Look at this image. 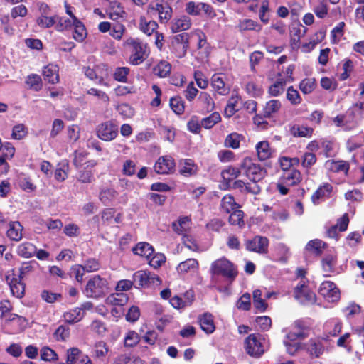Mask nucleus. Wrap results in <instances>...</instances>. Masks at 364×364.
<instances>
[{
  "label": "nucleus",
  "mask_w": 364,
  "mask_h": 364,
  "mask_svg": "<svg viewBox=\"0 0 364 364\" xmlns=\"http://www.w3.org/2000/svg\"><path fill=\"white\" fill-rule=\"evenodd\" d=\"M281 108L282 102L279 100L272 99L267 101L262 112L256 114L252 118L254 124L260 130H267L271 126L267 119L274 118Z\"/></svg>",
  "instance_id": "obj_1"
},
{
  "label": "nucleus",
  "mask_w": 364,
  "mask_h": 364,
  "mask_svg": "<svg viewBox=\"0 0 364 364\" xmlns=\"http://www.w3.org/2000/svg\"><path fill=\"white\" fill-rule=\"evenodd\" d=\"M124 46L129 48V62L133 65L141 64L149 55L147 44L138 38L129 37L125 41Z\"/></svg>",
  "instance_id": "obj_2"
},
{
  "label": "nucleus",
  "mask_w": 364,
  "mask_h": 364,
  "mask_svg": "<svg viewBox=\"0 0 364 364\" xmlns=\"http://www.w3.org/2000/svg\"><path fill=\"white\" fill-rule=\"evenodd\" d=\"M210 270L213 275L222 276L230 284L235 281L238 274L237 267L225 257L214 261L211 264Z\"/></svg>",
  "instance_id": "obj_3"
},
{
  "label": "nucleus",
  "mask_w": 364,
  "mask_h": 364,
  "mask_svg": "<svg viewBox=\"0 0 364 364\" xmlns=\"http://www.w3.org/2000/svg\"><path fill=\"white\" fill-rule=\"evenodd\" d=\"M146 14L151 18L158 16L160 23L166 24L172 17L173 9L165 0H156L148 5Z\"/></svg>",
  "instance_id": "obj_4"
},
{
  "label": "nucleus",
  "mask_w": 364,
  "mask_h": 364,
  "mask_svg": "<svg viewBox=\"0 0 364 364\" xmlns=\"http://www.w3.org/2000/svg\"><path fill=\"white\" fill-rule=\"evenodd\" d=\"M108 282L99 274L94 275L87 282L85 291L88 297L101 298L108 293Z\"/></svg>",
  "instance_id": "obj_5"
},
{
  "label": "nucleus",
  "mask_w": 364,
  "mask_h": 364,
  "mask_svg": "<svg viewBox=\"0 0 364 364\" xmlns=\"http://www.w3.org/2000/svg\"><path fill=\"white\" fill-rule=\"evenodd\" d=\"M241 168L245 171V174L250 180V183L259 184L267 175V170L259 164H255L250 158H245L240 164Z\"/></svg>",
  "instance_id": "obj_6"
},
{
  "label": "nucleus",
  "mask_w": 364,
  "mask_h": 364,
  "mask_svg": "<svg viewBox=\"0 0 364 364\" xmlns=\"http://www.w3.org/2000/svg\"><path fill=\"white\" fill-rule=\"evenodd\" d=\"M22 279L17 275L14 268L9 270L5 275V280L9 286L12 295L18 299L25 295L26 284Z\"/></svg>",
  "instance_id": "obj_7"
},
{
  "label": "nucleus",
  "mask_w": 364,
  "mask_h": 364,
  "mask_svg": "<svg viewBox=\"0 0 364 364\" xmlns=\"http://www.w3.org/2000/svg\"><path fill=\"white\" fill-rule=\"evenodd\" d=\"M294 296L302 304H314L316 302V295L306 285L304 280L300 281L294 289Z\"/></svg>",
  "instance_id": "obj_8"
},
{
  "label": "nucleus",
  "mask_w": 364,
  "mask_h": 364,
  "mask_svg": "<svg viewBox=\"0 0 364 364\" xmlns=\"http://www.w3.org/2000/svg\"><path fill=\"white\" fill-rule=\"evenodd\" d=\"M134 287L136 288H147L151 284H161L158 275L146 270H139L133 274Z\"/></svg>",
  "instance_id": "obj_9"
},
{
  "label": "nucleus",
  "mask_w": 364,
  "mask_h": 364,
  "mask_svg": "<svg viewBox=\"0 0 364 364\" xmlns=\"http://www.w3.org/2000/svg\"><path fill=\"white\" fill-rule=\"evenodd\" d=\"M97 136L105 141H110L118 135V126L112 121L100 124L96 128Z\"/></svg>",
  "instance_id": "obj_10"
},
{
  "label": "nucleus",
  "mask_w": 364,
  "mask_h": 364,
  "mask_svg": "<svg viewBox=\"0 0 364 364\" xmlns=\"http://www.w3.org/2000/svg\"><path fill=\"white\" fill-rule=\"evenodd\" d=\"M269 239L264 236L256 235L245 242V249L249 252H256L260 255L267 254L269 247Z\"/></svg>",
  "instance_id": "obj_11"
},
{
  "label": "nucleus",
  "mask_w": 364,
  "mask_h": 364,
  "mask_svg": "<svg viewBox=\"0 0 364 364\" xmlns=\"http://www.w3.org/2000/svg\"><path fill=\"white\" fill-rule=\"evenodd\" d=\"M189 48V35L181 33L176 35L172 41V51L178 58H183Z\"/></svg>",
  "instance_id": "obj_12"
},
{
  "label": "nucleus",
  "mask_w": 364,
  "mask_h": 364,
  "mask_svg": "<svg viewBox=\"0 0 364 364\" xmlns=\"http://www.w3.org/2000/svg\"><path fill=\"white\" fill-rule=\"evenodd\" d=\"M245 349L250 356L255 358H260L264 353L262 343L254 333L250 334L245 338Z\"/></svg>",
  "instance_id": "obj_13"
},
{
  "label": "nucleus",
  "mask_w": 364,
  "mask_h": 364,
  "mask_svg": "<svg viewBox=\"0 0 364 364\" xmlns=\"http://www.w3.org/2000/svg\"><path fill=\"white\" fill-rule=\"evenodd\" d=\"M318 294L329 302H337L341 298L339 289L331 281L323 282L319 287Z\"/></svg>",
  "instance_id": "obj_14"
},
{
  "label": "nucleus",
  "mask_w": 364,
  "mask_h": 364,
  "mask_svg": "<svg viewBox=\"0 0 364 364\" xmlns=\"http://www.w3.org/2000/svg\"><path fill=\"white\" fill-rule=\"evenodd\" d=\"M309 336V328L302 320H296L292 324L291 329L287 333L286 338L289 341H294L307 338Z\"/></svg>",
  "instance_id": "obj_15"
},
{
  "label": "nucleus",
  "mask_w": 364,
  "mask_h": 364,
  "mask_svg": "<svg viewBox=\"0 0 364 364\" xmlns=\"http://www.w3.org/2000/svg\"><path fill=\"white\" fill-rule=\"evenodd\" d=\"M176 163L171 156H160L155 162L154 169L158 174H170L175 170Z\"/></svg>",
  "instance_id": "obj_16"
},
{
  "label": "nucleus",
  "mask_w": 364,
  "mask_h": 364,
  "mask_svg": "<svg viewBox=\"0 0 364 364\" xmlns=\"http://www.w3.org/2000/svg\"><path fill=\"white\" fill-rule=\"evenodd\" d=\"M230 188L238 190L242 194L257 195L261 192V187L259 184L245 182L242 180H235L230 186Z\"/></svg>",
  "instance_id": "obj_17"
},
{
  "label": "nucleus",
  "mask_w": 364,
  "mask_h": 364,
  "mask_svg": "<svg viewBox=\"0 0 364 364\" xmlns=\"http://www.w3.org/2000/svg\"><path fill=\"white\" fill-rule=\"evenodd\" d=\"M67 364H92L90 358L83 355L77 348H72L67 350Z\"/></svg>",
  "instance_id": "obj_18"
},
{
  "label": "nucleus",
  "mask_w": 364,
  "mask_h": 364,
  "mask_svg": "<svg viewBox=\"0 0 364 364\" xmlns=\"http://www.w3.org/2000/svg\"><path fill=\"white\" fill-rule=\"evenodd\" d=\"M178 172L184 177L196 176L198 171V166L191 159H185L179 161Z\"/></svg>",
  "instance_id": "obj_19"
},
{
  "label": "nucleus",
  "mask_w": 364,
  "mask_h": 364,
  "mask_svg": "<svg viewBox=\"0 0 364 364\" xmlns=\"http://www.w3.org/2000/svg\"><path fill=\"white\" fill-rule=\"evenodd\" d=\"M306 32V28L301 23L292 26L290 29V46L293 50H297L300 47L301 38Z\"/></svg>",
  "instance_id": "obj_20"
},
{
  "label": "nucleus",
  "mask_w": 364,
  "mask_h": 364,
  "mask_svg": "<svg viewBox=\"0 0 364 364\" xmlns=\"http://www.w3.org/2000/svg\"><path fill=\"white\" fill-rule=\"evenodd\" d=\"M284 183L288 186H294L299 184L302 181L301 173L296 168L282 172L279 178Z\"/></svg>",
  "instance_id": "obj_21"
},
{
  "label": "nucleus",
  "mask_w": 364,
  "mask_h": 364,
  "mask_svg": "<svg viewBox=\"0 0 364 364\" xmlns=\"http://www.w3.org/2000/svg\"><path fill=\"white\" fill-rule=\"evenodd\" d=\"M333 191V186L328 183L320 186L311 196V201L314 205H318L320 200L329 198Z\"/></svg>",
  "instance_id": "obj_22"
},
{
  "label": "nucleus",
  "mask_w": 364,
  "mask_h": 364,
  "mask_svg": "<svg viewBox=\"0 0 364 364\" xmlns=\"http://www.w3.org/2000/svg\"><path fill=\"white\" fill-rule=\"evenodd\" d=\"M211 87L213 91L220 95H226L230 92V87L226 86L224 77L220 74H214L211 77Z\"/></svg>",
  "instance_id": "obj_23"
},
{
  "label": "nucleus",
  "mask_w": 364,
  "mask_h": 364,
  "mask_svg": "<svg viewBox=\"0 0 364 364\" xmlns=\"http://www.w3.org/2000/svg\"><path fill=\"white\" fill-rule=\"evenodd\" d=\"M191 25V20L188 16H181L171 21L170 28L173 33H178L188 30Z\"/></svg>",
  "instance_id": "obj_24"
},
{
  "label": "nucleus",
  "mask_w": 364,
  "mask_h": 364,
  "mask_svg": "<svg viewBox=\"0 0 364 364\" xmlns=\"http://www.w3.org/2000/svg\"><path fill=\"white\" fill-rule=\"evenodd\" d=\"M329 171L333 173H344L345 176L348 175L350 164L344 160H328L326 162Z\"/></svg>",
  "instance_id": "obj_25"
},
{
  "label": "nucleus",
  "mask_w": 364,
  "mask_h": 364,
  "mask_svg": "<svg viewBox=\"0 0 364 364\" xmlns=\"http://www.w3.org/2000/svg\"><path fill=\"white\" fill-rule=\"evenodd\" d=\"M306 350L311 357L317 358L323 353L325 347L320 340L311 338L306 344Z\"/></svg>",
  "instance_id": "obj_26"
},
{
  "label": "nucleus",
  "mask_w": 364,
  "mask_h": 364,
  "mask_svg": "<svg viewBox=\"0 0 364 364\" xmlns=\"http://www.w3.org/2000/svg\"><path fill=\"white\" fill-rule=\"evenodd\" d=\"M198 322L201 329L210 334L214 332L215 329L213 316L210 313H205L198 317Z\"/></svg>",
  "instance_id": "obj_27"
},
{
  "label": "nucleus",
  "mask_w": 364,
  "mask_h": 364,
  "mask_svg": "<svg viewBox=\"0 0 364 364\" xmlns=\"http://www.w3.org/2000/svg\"><path fill=\"white\" fill-rule=\"evenodd\" d=\"M237 28L241 33L252 31L259 32L262 26L256 21L250 18H245L239 21Z\"/></svg>",
  "instance_id": "obj_28"
},
{
  "label": "nucleus",
  "mask_w": 364,
  "mask_h": 364,
  "mask_svg": "<svg viewBox=\"0 0 364 364\" xmlns=\"http://www.w3.org/2000/svg\"><path fill=\"white\" fill-rule=\"evenodd\" d=\"M43 76L48 83L55 84L59 81L58 68L55 65L49 64L43 68Z\"/></svg>",
  "instance_id": "obj_29"
},
{
  "label": "nucleus",
  "mask_w": 364,
  "mask_h": 364,
  "mask_svg": "<svg viewBox=\"0 0 364 364\" xmlns=\"http://www.w3.org/2000/svg\"><path fill=\"white\" fill-rule=\"evenodd\" d=\"M132 250L134 255L144 257L146 259H149L154 252V248L153 246L146 242L137 243L134 247H132Z\"/></svg>",
  "instance_id": "obj_30"
},
{
  "label": "nucleus",
  "mask_w": 364,
  "mask_h": 364,
  "mask_svg": "<svg viewBox=\"0 0 364 364\" xmlns=\"http://www.w3.org/2000/svg\"><path fill=\"white\" fill-rule=\"evenodd\" d=\"M255 149L259 161H263L272 157V151L268 141L258 142L255 146Z\"/></svg>",
  "instance_id": "obj_31"
},
{
  "label": "nucleus",
  "mask_w": 364,
  "mask_h": 364,
  "mask_svg": "<svg viewBox=\"0 0 364 364\" xmlns=\"http://www.w3.org/2000/svg\"><path fill=\"white\" fill-rule=\"evenodd\" d=\"M23 226L18 221H13L9 223V228L6 231V236L13 241H20L22 239Z\"/></svg>",
  "instance_id": "obj_32"
},
{
  "label": "nucleus",
  "mask_w": 364,
  "mask_h": 364,
  "mask_svg": "<svg viewBox=\"0 0 364 364\" xmlns=\"http://www.w3.org/2000/svg\"><path fill=\"white\" fill-rule=\"evenodd\" d=\"M139 29L147 36H151L154 32L156 31L159 25L156 21L149 19L145 16H141L139 23Z\"/></svg>",
  "instance_id": "obj_33"
},
{
  "label": "nucleus",
  "mask_w": 364,
  "mask_h": 364,
  "mask_svg": "<svg viewBox=\"0 0 364 364\" xmlns=\"http://www.w3.org/2000/svg\"><path fill=\"white\" fill-rule=\"evenodd\" d=\"M220 208L225 213H230L232 211L240 208V205L235 201L232 195L226 194L221 200Z\"/></svg>",
  "instance_id": "obj_34"
},
{
  "label": "nucleus",
  "mask_w": 364,
  "mask_h": 364,
  "mask_svg": "<svg viewBox=\"0 0 364 364\" xmlns=\"http://www.w3.org/2000/svg\"><path fill=\"white\" fill-rule=\"evenodd\" d=\"M191 224V219L187 217L180 218L178 223H172V228L177 234L186 236Z\"/></svg>",
  "instance_id": "obj_35"
},
{
  "label": "nucleus",
  "mask_w": 364,
  "mask_h": 364,
  "mask_svg": "<svg viewBox=\"0 0 364 364\" xmlns=\"http://www.w3.org/2000/svg\"><path fill=\"white\" fill-rule=\"evenodd\" d=\"M96 80L97 84L105 87H109V83L106 80L109 77L108 65L105 63L96 65Z\"/></svg>",
  "instance_id": "obj_36"
},
{
  "label": "nucleus",
  "mask_w": 364,
  "mask_h": 364,
  "mask_svg": "<svg viewBox=\"0 0 364 364\" xmlns=\"http://www.w3.org/2000/svg\"><path fill=\"white\" fill-rule=\"evenodd\" d=\"M73 27L74 28L73 38L77 42L82 43L87 36V31L84 23L77 18V21H74Z\"/></svg>",
  "instance_id": "obj_37"
},
{
  "label": "nucleus",
  "mask_w": 364,
  "mask_h": 364,
  "mask_svg": "<svg viewBox=\"0 0 364 364\" xmlns=\"http://www.w3.org/2000/svg\"><path fill=\"white\" fill-rule=\"evenodd\" d=\"M241 171L240 168L233 166H229L221 172V176L227 187H230V183L239 177Z\"/></svg>",
  "instance_id": "obj_38"
},
{
  "label": "nucleus",
  "mask_w": 364,
  "mask_h": 364,
  "mask_svg": "<svg viewBox=\"0 0 364 364\" xmlns=\"http://www.w3.org/2000/svg\"><path fill=\"white\" fill-rule=\"evenodd\" d=\"M17 254L23 258H31L36 252V246L29 242H25L20 244L17 247Z\"/></svg>",
  "instance_id": "obj_39"
},
{
  "label": "nucleus",
  "mask_w": 364,
  "mask_h": 364,
  "mask_svg": "<svg viewBox=\"0 0 364 364\" xmlns=\"http://www.w3.org/2000/svg\"><path fill=\"white\" fill-rule=\"evenodd\" d=\"M198 102L202 107L203 112H210L215 107V102L210 94L206 92H200L199 94Z\"/></svg>",
  "instance_id": "obj_40"
},
{
  "label": "nucleus",
  "mask_w": 364,
  "mask_h": 364,
  "mask_svg": "<svg viewBox=\"0 0 364 364\" xmlns=\"http://www.w3.org/2000/svg\"><path fill=\"white\" fill-rule=\"evenodd\" d=\"M290 134L294 137L309 138L314 133V129L309 127L294 124L289 128Z\"/></svg>",
  "instance_id": "obj_41"
},
{
  "label": "nucleus",
  "mask_w": 364,
  "mask_h": 364,
  "mask_svg": "<svg viewBox=\"0 0 364 364\" xmlns=\"http://www.w3.org/2000/svg\"><path fill=\"white\" fill-rule=\"evenodd\" d=\"M199 267V263L197 259L189 258L181 262L177 267V271L179 274H185L189 271L196 270Z\"/></svg>",
  "instance_id": "obj_42"
},
{
  "label": "nucleus",
  "mask_w": 364,
  "mask_h": 364,
  "mask_svg": "<svg viewBox=\"0 0 364 364\" xmlns=\"http://www.w3.org/2000/svg\"><path fill=\"white\" fill-rule=\"evenodd\" d=\"M326 243L321 240L315 239L310 240L306 245V250L315 256H320L323 253V250Z\"/></svg>",
  "instance_id": "obj_43"
},
{
  "label": "nucleus",
  "mask_w": 364,
  "mask_h": 364,
  "mask_svg": "<svg viewBox=\"0 0 364 364\" xmlns=\"http://www.w3.org/2000/svg\"><path fill=\"white\" fill-rule=\"evenodd\" d=\"M171 70V65L166 60H161L153 68L154 74L161 78L166 77L170 74Z\"/></svg>",
  "instance_id": "obj_44"
},
{
  "label": "nucleus",
  "mask_w": 364,
  "mask_h": 364,
  "mask_svg": "<svg viewBox=\"0 0 364 364\" xmlns=\"http://www.w3.org/2000/svg\"><path fill=\"white\" fill-rule=\"evenodd\" d=\"M287 80L284 78H278L268 88V94L272 97H277L282 95L284 91Z\"/></svg>",
  "instance_id": "obj_45"
},
{
  "label": "nucleus",
  "mask_w": 364,
  "mask_h": 364,
  "mask_svg": "<svg viewBox=\"0 0 364 364\" xmlns=\"http://www.w3.org/2000/svg\"><path fill=\"white\" fill-rule=\"evenodd\" d=\"M109 352V347L107 344L101 341L95 343L92 352V356L100 360H103Z\"/></svg>",
  "instance_id": "obj_46"
},
{
  "label": "nucleus",
  "mask_w": 364,
  "mask_h": 364,
  "mask_svg": "<svg viewBox=\"0 0 364 364\" xmlns=\"http://www.w3.org/2000/svg\"><path fill=\"white\" fill-rule=\"evenodd\" d=\"M65 321L68 323H74L80 321L84 316V311L80 308H75L65 312L63 315Z\"/></svg>",
  "instance_id": "obj_47"
},
{
  "label": "nucleus",
  "mask_w": 364,
  "mask_h": 364,
  "mask_svg": "<svg viewBox=\"0 0 364 364\" xmlns=\"http://www.w3.org/2000/svg\"><path fill=\"white\" fill-rule=\"evenodd\" d=\"M169 105L172 111L177 115H181L185 111L184 101L179 95L171 97Z\"/></svg>",
  "instance_id": "obj_48"
},
{
  "label": "nucleus",
  "mask_w": 364,
  "mask_h": 364,
  "mask_svg": "<svg viewBox=\"0 0 364 364\" xmlns=\"http://www.w3.org/2000/svg\"><path fill=\"white\" fill-rule=\"evenodd\" d=\"M244 212L240 208L232 211L229 216V223L232 225H237L239 228H242L245 223L244 221Z\"/></svg>",
  "instance_id": "obj_49"
},
{
  "label": "nucleus",
  "mask_w": 364,
  "mask_h": 364,
  "mask_svg": "<svg viewBox=\"0 0 364 364\" xmlns=\"http://www.w3.org/2000/svg\"><path fill=\"white\" fill-rule=\"evenodd\" d=\"M74 24V21L71 18L60 17L56 15L55 30L59 32L70 30Z\"/></svg>",
  "instance_id": "obj_50"
},
{
  "label": "nucleus",
  "mask_w": 364,
  "mask_h": 364,
  "mask_svg": "<svg viewBox=\"0 0 364 364\" xmlns=\"http://www.w3.org/2000/svg\"><path fill=\"white\" fill-rule=\"evenodd\" d=\"M117 196L114 188H106L100 192L99 198L105 205H109Z\"/></svg>",
  "instance_id": "obj_51"
},
{
  "label": "nucleus",
  "mask_w": 364,
  "mask_h": 364,
  "mask_svg": "<svg viewBox=\"0 0 364 364\" xmlns=\"http://www.w3.org/2000/svg\"><path fill=\"white\" fill-rule=\"evenodd\" d=\"M336 262V257L332 255L325 256L321 261L323 270L328 274L334 272Z\"/></svg>",
  "instance_id": "obj_52"
},
{
  "label": "nucleus",
  "mask_w": 364,
  "mask_h": 364,
  "mask_svg": "<svg viewBox=\"0 0 364 364\" xmlns=\"http://www.w3.org/2000/svg\"><path fill=\"white\" fill-rule=\"evenodd\" d=\"M56 23V15L53 16H39L36 18V24L41 28H50Z\"/></svg>",
  "instance_id": "obj_53"
},
{
  "label": "nucleus",
  "mask_w": 364,
  "mask_h": 364,
  "mask_svg": "<svg viewBox=\"0 0 364 364\" xmlns=\"http://www.w3.org/2000/svg\"><path fill=\"white\" fill-rule=\"evenodd\" d=\"M286 97L290 104L294 106L298 105L302 102L299 92L293 86H289L287 88Z\"/></svg>",
  "instance_id": "obj_54"
},
{
  "label": "nucleus",
  "mask_w": 364,
  "mask_h": 364,
  "mask_svg": "<svg viewBox=\"0 0 364 364\" xmlns=\"http://www.w3.org/2000/svg\"><path fill=\"white\" fill-rule=\"evenodd\" d=\"M40 356L41 360L47 362L56 361L58 360L57 353L48 346H43L41 348L40 350Z\"/></svg>",
  "instance_id": "obj_55"
},
{
  "label": "nucleus",
  "mask_w": 364,
  "mask_h": 364,
  "mask_svg": "<svg viewBox=\"0 0 364 364\" xmlns=\"http://www.w3.org/2000/svg\"><path fill=\"white\" fill-rule=\"evenodd\" d=\"M221 120V117L219 112H214L208 117L203 118L201 120V125L205 129H210Z\"/></svg>",
  "instance_id": "obj_56"
},
{
  "label": "nucleus",
  "mask_w": 364,
  "mask_h": 364,
  "mask_svg": "<svg viewBox=\"0 0 364 364\" xmlns=\"http://www.w3.org/2000/svg\"><path fill=\"white\" fill-rule=\"evenodd\" d=\"M316 87V82L314 78H304L299 83V89L305 95L311 93Z\"/></svg>",
  "instance_id": "obj_57"
},
{
  "label": "nucleus",
  "mask_w": 364,
  "mask_h": 364,
  "mask_svg": "<svg viewBox=\"0 0 364 364\" xmlns=\"http://www.w3.org/2000/svg\"><path fill=\"white\" fill-rule=\"evenodd\" d=\"M141 341L139 335L133 330H129L126 333L124 337V346L125 347H134Z\"/></svg>",
  "instance_id": "obj_58"
},
{
  "label": "nucleus",
  "mask_w": 364,
  "mask_h": 364,
  "mask_svg": "<svg viewBox=\"0 0 364 364\" xmlns=\"http://www.w3.org/2000/svg\"><path fill=\"white\" fill-rule=\"evenodd\" d=\"M148 260V264L154 269H158L166 262V257L163 253H154Z\"/></svg>",
  "instance_id": "obj_59"
},
{
  "label": "nucleus",
  "mask_w": 364,
  "mask_h": 364,
  "mask_svg": "<svg viewBox=\"0 0 364 364\" xmlns=\"http://www.w3.org/2000/svg\"><path fill=\"white\" fill-rule=\"evenodd\" d=\"M129 71L130 70L127 67H118L114 70L113 78L117 82H127Z\"/></svg>",
  "instance_id": "obj_60"
},
{
  "label": "nucleus",
  "mask_w": 364,
  "mask_h": 364,
  "mask_svg": "<svg viewBox=\"0 0 364 364\" xmlns=\"http://www.w3.org/2000/svg\"><path fill=\"white\" fill-rule=\"evenodd\" d=\"M301 166L305 169H310L317 161L315 154L311 152H305L301 157Z\"/></svg>",
  "instance_id": "obj_61"
},
{
  "label": "nucleus",
  "mask_w": 364,
  "mask_h": 364,
  "mask_svg": "<svg viewBox=\"0 0 364 364\" xmlns=\"http://www.w3.org/2000/svg\"><path fill=\"white\" fill-rule=\"evenodd\" d=\"M38 263L34 260L23 262L19 268V273L17 274V275L23 278L29 273L32 272L35 269V266Z\"/></svg>",
  "instance_id": "obj_62"
},
{
  "label": "nucleus",
  "mask_w": 364,
  "mask_h": 364,
  "mask_svg": "<svg viewBox=\"0 0 364 364\" xmlns=\"http://www.w3.org/2000/svg\"><path fill=\"white\" fill-rule=\"evenodd\" d=\"M237 308L243 311H248L251 308V296L249 293L243 294L237 300Z\"/></svg>",
  "instance_id": "obj_63"
},
{
  "label": "nucleus",
  "mask_w": 364,
  "mask_h": 364,
  "mask_svg": "<svg viewBox=\"0 0 364 364\" xmlns=\"http://www.w3.org/2000/svg\"><path fill=\"white\" fill-rule=\"evenodd\" d=\"M28 133L27 128L23 124H18L12 129L11 137L16 140L22 139Z\"/></svg>",
  "instance_id": "obj_64"
}]
</instances>
